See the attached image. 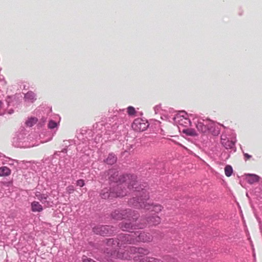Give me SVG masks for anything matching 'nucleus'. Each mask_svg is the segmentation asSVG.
I'll list each match as a JSON object with an SVG mask.
<instances>
[{"label":"nucleus","instance_id":"b1692460","mask_svg":"<svg viewBox=\"0 0 262 262\" xmlns=\"http://www.w3.org/2000/svg\"><path fill=\"white\" fill-rule=\"evenodd\" d=\"M76 184L77 186H79L80 187H83L85 183L83 180L80 179L78 180L77 181Z\"/></svg>","mask_w":262,"mask_h":262},{"label":"nucleus","instance_id":"72a5a7b5","mask_svg":"<svg viewBox=\"0 0 262 262\" xmlns=\"http://www.w3.org/2000/svg\"><path fill=\"white\" fill-rule=\"evenodd\" d=\"M222 144H224V141L222 142Z\"/></svg>","mask_w":262,"mask_h":262},{"label":"nucleus","instance_id":"cd10ccee","mask_svg":"<svg viewBox=\"0 0 262 262\" xmlns=\"http://www.w3.org/2000/svg\"><path fill=\"white\" fill-rule=\"evenodd\" d=\"M244 157H245V158H246L247 160H248V159H249L250 158H251V156L248 155V154H245Z\"/></svg>","mask_w":262,"mask_h":262},{"label":"nucleus","instance_id":"a878e982","mask_svg":"<svg viewBox=\"0 0 262 262\" xmlns=\"http://www.w3.org/2000/svg\"><path fill=\"white\" fill-rule=\"evenodd\" d=\"M110 194H109L107 192H104L101 193V197L103 199L108 198L110 197Z\"/></svg>","mask_w":262,"mask_h":262},{"label":"nucleus","instance_id":"6ab92c4d","mask_svg":"<svg viewBox=\"0 0 262 262\" xmlns=\"http://www.w3.org/2000/svg\"><path fill=\"white\" fill-rule=\"evenodd\" d=\"M233 172V169L231 166L226 165L225 167V173L227 177H230Z\"/></svg>","mask_w":262,"mask_h":262},{"label":"nucleus","instance_id":"423d86ee","mask_svg":"<svg viewBox=\"0 0 262 262\" xmlns=\"http://www.w3.org/2000/svg\"><path fill=\"white\" fill-rule=\"evenodd\" d=\"M11 173V169L7 166L0 167V177H6L9 176Z\"/></svg>","mask_w":262,"mask_h":262},{"label":"nucleus","instance_id":"f03ea898","mask_svg":"<svg viewBox=\"0 0 262 262\" xmlns=\"http://www.w3.org/2000/svg\"><path fill=\"white\" fill-rule=\"evenodd\" d=\"M134 213L132 212L130 210H115L112 213V216L113 219L115 220H121L122 219L127 217H132L133 220H136L137 218V215L132 214Z\"/></svg>","mask_w":262,"mask_h":262},{"label":"nucleus","instance_id":"393cba45","mask_svg":"<svg viewBox=\"0 0 262 262\" xmlns=\"http://www.w3.org/2000/svg\"><path fill=\"white\" fill-rule=\"evenodd\" d=\"M83 262H96L91 258H88L86 256H83L82 258Z\"/></svg>","mask_w":262,"mask_h":262},{"label":"nucleus","instance_id":"f257e3e1","mask_svg":"<svg viewBox=\"0 0 262 262\" xmlns=\"http://www.w3.org/2000/svg\"><path fill=\"white\" fill-rule=\"evenodd\" d=\"M109 174H111L110 179L111 181L117 183L115 189L114 193L116 195L122 197L126 195L127 192L133 191H137L139 192L138 198H133L129 201V204L137 208H143L146 210H151L156 213L160 212L163 207L159 204H150L147 202L149 198L148 194L143 189L140 192V188L136 181L135 176L126 174L125 176H118V172H114L113 170H110Z\"/></svg>","mask_w":262,"mask_h":262},{"label":"nucleus","instance_id":"2f4dec72","mask_svg":"<svg viewBox=\"0 0 262 262\" xmlns=\"http://www.w3.org/2000/svg\"><path fill=\"white\" fill-rule=\"evenodd\" d=\"M113 194H114V192H111V194L113 195Z\"/></svg>","mask_w":262,"mask_h":262},{"label":"nucleus","instance_id":"c756f323","mask_svg":"<svg viewBox=\"0 0 262 262\" xmlns=\"http://www.w3.org/2000/svg\"><path fill=\"white\" fill-rule=\"evenodd\" d=\"M186 120H187L189 123H190V120H188V119H186Z\"/></svg>","mask_w":262,"mask_h":262},{"label":"nucleus","instance_id":"dca6fc26","mask_svg":"<svg viewBox=\"0 0 262 262\" xmlns=\"http://www.w3.org/2000/svg\"><path fill=\"white\" fill-rule=\"evenodd\" d=\"M161 222L160 218L158 216H155L151 217L148 221L149 224L152 225H156L159 224Z\"/></svg>","mask_w":262,"mask_h":262},{"label":"nucleus","instance_id":"c85d7f7f","mask_svg":"<svg viewBox=\"0 0 262 262\" xmlns=\"http://www.w3.org/2000/svg\"><path fill=\"white\" fill-rule=\"evenodd\" d=\"M149 262H160V261L159 260H156L155 258H151L149 260Z\"/></svg>","mask_w":262,"mask_h":262},{"label":"nucleus","instance_id":"20e7f679","mask_svg":"<svg viewBox=\"0 0 262 262\" xmlns=\"http://www.w3.org/2000/svg\"><path fill=\"white\" fill-rule=\"evenodd\" d=\"M196 127L199 132L202 133H206L208 132V129H211L212 128V121H209L208 123L206 125L202 122L198 121Z\"/></svg>","mask_w":262,"mask_h":262},{"label":"nucleus","instance_id":"bb28decb","mask_svg":"<svg viewBox=\"0 0 262 262\" xmlns=\"http://www.w3.org/2000/svg\"><path fill=\"white\" fill-rule=\"evenodd\" d=\"M117 257L119 258H126V257L124 256V254L122 255L121 253H118L117 254Z\"/></svg>","mask_w":262,"mask_h":262},{"label":"nucleus","instance_id":"39448f33","mask_svg":"<svg viewBox=\"0 0 262 262\" xmlns=\"http://www.w3.org/2000/svg\"><path fill=\"white\" fill-rule=\"evenodd\" d=\"M93 230L95 233L102 236H105L112 233L110 231L109 227L107 226H97L94 228Z\"/></svg>","mask_w":262,"mask_h":262},{"label":"nucleus","instance_id":"7ed1b4c3","mask_svg":"<svg viewBox=\"0 0 262 262\" xmlns=\"http://www.w3.org/2000/svg\"><path fill=\"white\" fill-rule=\"evenodd\" d=\"M148 126L147 122L140 118L136 119L132 125L133 129L137 132H143L147 128Z\"/></svg>","mask_w":262,"mask_h":262},{"label":"nucleus","instance_id":"a211bd4d","mask_svg":"<svg viewBox=\"0 0 262 262\" xmlns=\"http://www.w3.org/2000/svg\"><path fill=\"white\" fill-rule=\"evenodd\" d=\"M37 121V119L35 117H32L26 122V124L28 126L31 127L34 125Z\"/></svg>","mask_w":262,"mask_h":262},{"label":"nucleus","instance_id":"7c9ffc66","mask_svg":"<svg viewBox=\"0 0 262 262\" xmlns=\"http://www.w3.org/2000/svg\"><path fill=\"white\" fill-rule=\"evenodd\" d=\"M229 144H232V145H233V144L232 142H229Z\"/></svg>","mask_w":262,"mask_h":262},{"label":"nucleus","instance_id":"ddd939ff","mask_svg":"<svg viewBox=\"0 0 262 262\" xmlns=\"http://www.w3.org/2000/svg\"><path fill=\"white\" fill-rule=\"evenodd\" d=\"M25 99L26 100L30 101L33 102L35 100H36L35 95L33 92H28L26 94Z\"/></svg>","mask_w":262,"mask_h":262},{"label":"nucleus","instance_id":"6e6552de","mask_svg":"<svg viewBox=\"0 0 262 262\" xmlns=\"http://www.w3.org/2000/svg\"><path fill=\"white\" fill-rule=\"evenodd\" d=\"M247 180L249 183L253 184L258 181L259 177L256 174H248L247 176Z\"/></svg>","mask_w":262,"mask_h":262},{"label":"nucleus","instance_id":"1a4fd4ad","mask_svg":"<svg viewBox=\"0 0 262 262\" xmlns=\"http://www.w3.org/2000/svg\"><path fill=\"white\" fill-rule=\"evenodd\" d=\"M139 239L143 242H148L151 240V236L149 234L145 233H141L138 236Z\"/></svg>","mask_w":262,"mask_h":262},{"label":"nucleus","instance_id":"9d476101","mask_svg":"<svg viewBox=\"0 0 262 262\" xmlns=\"http://www.w3.org/2000/svg\"><path fill=\"white\" fill-rule=\"evenodd\" d=\"M120 228L124 231H129L132 229L133 226L128 221L121 223Z\"/></svg>","mask_w":262,"mask_h":262},{"label":"nucleus","instance_id":"9b49d317","mask_svg":"<svg viewBox=\"0 0 262 262\" xmlns=\"http://www.w3.org/2000/svg\"><path fill=\"white\" fill-rule=\"evenodd\" d=\"M35 196L38 200L41 201L42 203H44L46 202V200L48 197V195L47 194H41L38 191L35 192Z\"/></svg>","mask_w":262,"mask_h":262},{"label":"nucleus","instance_id":"f8f14e48","mask_svg":"<svg viewBox=\"0 0 262 262\" xmlns=\"http://www.w3.org/2000/svg\"><path fill=\"white\" fill-rule=\"evenodd\" d=\"M131 254H136L138 253L139 254H145L147 253V251L143 248H137L135 247H132L130 249Z\"/></svg>","mask_w":262,"mask_h":262},{"label":"nucleus","instance_id":"0eeeda50","mask_svg":"<svg viewBox=\"0 0 262 262\" xmlns=\"http://www.w3.org/2000/svg\"><path fill=\"white\" fill-rule=\"evenodd\" d=\"M31 210L33 212H41L43 210L42 206L39 202L37 201H33L31 203Z\"/></svg>","mask_w":262,"mask_h":262},{"label":"nucleus","instance_id":"4be33fe9","mask_svg":"<svg viewBox=\"0 0 262 262\" xmlns=\"http://www.w3.org/2000/svg\"><path fill=\"white\" fill-rule=\"evenodd\" d=\"M56 126H57V123L52 120L50 121L48 124V127H49V128H50L51 129L54 128L55 127H56Z\"/></svg>","mask_w":262,"mask_h":262},{"label":"nucleus","instance_id":"2eb2a0df","mask_svg":"<svg viewBox=\"0 0 262 262\" xmlns=\"http://www.w3.org/2000/svg\"><path fill=\"white\" fill-rule=\"evenodd\" d=\"M132 235L130 234H125V235L120 236V238L122 239V241L124 243H132L134 242V239L131 238Z\"/></svg>","mask_w":262,"mask_h":262},{"label":"nucleus","instance_id":"aec40b11","mask_svg":"<svg viewBox=\"0 0 262 262\" xmlns=\"http://www.w3.org/2000/svg\"><path fill=\"white\" fill-rule=\"evenodd\" d=\"M208 132L210 133L214 136H217L220 134V130L216 129L214 122L212 121V128L211 129H208Z\"/></svg>","mask_w":262,"mask_h":262},{"label":"nucleus","instance_id":"412c9836","mask_svg":"<svg viewBox=\"0 0 262 262\" xmlns=\"http://www.w3.org/2000/svg\"><path fill=\"white\" fill-rule=\"evenodd\" d=\"M127 112L128 114L130 116H135L136 113V111L135 108L131 106L127 107Z\"/></svg>","mask_w":262,"mask_h":262},{"label":"nucleus","instance_id":"4468645a","mask_svg":"<svg viewBox=\"0 0 262 262\" xmlns=\"http://www.w3.org/2000/svg\"><path fill=\"white\" fill-rule=\"evenodd\" d=\"M117 161V157L114 154H110L106 159V162L108 164L112 165L114 164Z\"/></svg>","mask_w":262,"mask_h":262},{"label":"nucleus","instance_id":"f3484780","mask_svg":"<svg viewBox=\"0 0 262 262\" xmlns=\"http://www.w3.org/2000/svg\"><path fill=\"white\" fill-rule=\"evenodd\" d=\"M183 132L188 136H196L198 135L196 131L192 128H187L184 129Z\"/></svg>","mask_w":262,"mask_h":262},{"label":"nucleus","instance_id":"473e14b6","mask_svg":"<svg viewBox=\"0 0 262 262\" xmlns=\"http://www.w3.org/2000/svg\"><path fill=\"white\" fill-rule=\"evenodd\" d=\"M112 240V239H110L109 240L108 242H111Z\"/></svg>","mask_w":262,"mask_h":262},{"label":"nucleus","instance_id":"5701e85b","mask_svg":"<svg viewBox=\"0 0 262 262\" xmlns=\"http://www.w3.org/2000/svg\"><path fill=\"white\" fill-rule=\"evenodd\" d=\"M66 190H67V192L69 194L72 193L74 191V186H72V185H70V186H69L68 187H67Z\"/></svg>","mask_w":262,"mask_h":262}]
</instances>
